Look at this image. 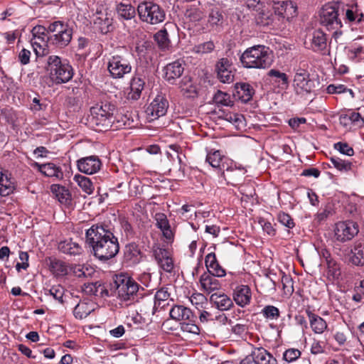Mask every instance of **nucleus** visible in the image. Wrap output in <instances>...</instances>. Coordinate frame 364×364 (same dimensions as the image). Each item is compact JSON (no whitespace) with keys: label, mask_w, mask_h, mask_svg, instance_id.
Segmentation results:
<instances>
[{"label":"nucleus","mask_w":364,"mask_h":364,"mask_svg":"<svg viewBox=\"0 0 364 364\" xmlns=\"http://www.w3.org/2000/svg\"><path fill=\"white\" fill-rule=\"evenodd\" d=\"M31 166L36 168L45 176L53 178L55 181H60L63 178V171L62 168L53 163H46L40 164L38 162H33Z\"/></svg>","instance_id":"2eb2a0df"},{"label":"nucleus","mask_w":364,"mask_h":364,"mask_svg":"<svg viewBox=\"0 0 364 364\" xmlns=\"http://www.w3.org/2000/svg\"><path fill=\"white\" fill-rule=\"evenodd\" d=\"M210 300L220 311H227L233 306L232 299L225 294H212Z\"/></svg>","instance_id":"bb28decb"},{"label":"nucleus","mask_w":364,"mask_h":364,"mask_svg":"<svg viewBox=\"0 0 364 364\" xmlns=\"http://www.w3.org/2000/svg\"><path fill=\"white\" fill-rule=\"evenodd\" d=\"M85 237L93 255L100 261L114 258L119 251L118 238L108 225L98 223L92 225L87 230Z\"/></svg>","instance_id":"f257e3e1"},{"label":"nucleus","mask_w":364,"mask_h":364,"mask_svg":"<svg viewBox=\"0 0 364 364\" xmlns=\"http://www.w3.org/2000/svg\"><path fill=\"white\" fill-rule=\"evenodd\" d=\"M184 15L186 19L194 23L200 21L203 18L202 10L194 5L188 6Z\"/></svg>","instance_id":"ea45409f"},{"label":"nucleus","mask_w":364,"mask_h":364,"mask_svg":"<svg viewBox=\"0 0 364 364\" xmlns=\"http://www.w3.org/2000/svg\"><path fill=\"white\" fill-rule=\"evenodd\" d=\"M331 161L334 167L341 171L346 172L351 170L352 163L348 161H345L338 157L333 156L331 158Z\"/></svg>","instance_id":"3c124183"},{"label":"nucleus","mask_w":364,"mask_h":364,"mask_svg":"<svg viewBox=\"0 0 364 364\" xmlns=\"http://www.w3.org/2000/svg\"><path fill=\"white\" fill-rule=\"evenodd\" d=\"M168 107L167 98L164 95H157L146 109L147 119L152 122L166 115Z\"/></svg>","instance_id":"9b49d317"},{"label":"nucleus","mask_w":364,"mask_h":364,"mask_svg":"<svg viewBox=\"0 0 364 364\" xmlns=\"http://www.w3.org/2000/svg\"><path fill=\"white\" fill-rule=\"evenodd\" d=\"M260 314L267 321H276L280 316L279 309L273 305L265 306Z\"/></svg>","instance_id":"c03bdc74"},{"label":"nucleus","mask_w":364,"mask_h":364,"mask_svg":"<svg viewBox=\"0 0 364 364\" xmlns=\"http://www.w3.org/2000/svg\"><path fill=\"white\" fill-rule=\"evenodd\" d=\"M94 24L102 33H107L112 28V18L107 14L100 12L94 18Z\"/></svg>","instance_id":"2f4dec72"},{"label":"nucleus","mask_w":364,"mask_h":364,"mask_svg":"<svg viewBox=\"0 0 364 364\" xmlns=\"http://www.w3.org/2000/svg\"><path fill=\"white\" fill-rule=\"evenodd\" d=\"M45 70L49 74L52 82L56 85L63 84L70 81L73 76V70L71 65L63 62L56 55H50L44 59Z\"/></svg>","instance_id":"39448f33"},{"label":"nucleus","mask_w":364,"mask_h":364,"mask_svg":"<svg viewBox=\"0 0 364 364\" xmlns=\"http://www.w3.org/2000/svg\"><path fill=\"white\" fill-rule=\"evenodd\" d=\"M215 72L218 80L223 83H230L234 80L232 64L226 58H223L217 62Z\"/></svg>","instance_id":"ddd939ff"},{"label":"nucleus","mask_w":364,"mask_h":364,"mask_svg":"<svg viewBox=\"0 0 364 364\" xmlns=\"http://www.w3.org/2000/svg\"><path fill=\"white\" fill-rule=\"evenodd\" d=\"M51 192L62 204L68 205L71 202V194L68 189L59 184H53L50 186Z\"/></svg>","instance_id":"f704fd0d"},{"label":"nucleus","mask_w":364,"mask_h":364,"mask_svg":"<svg viewBox=\"0 0 364 364\" xmlns=\"http://www.w3.org/2000/svg\"><path fill=\"white\" fill-rule=\"evenodd\" d=\"M74 178L85 193L89 195L92 193L94 187L89 178L82 175H75Z\"/></svg>","instance_id":"a18cd8bd"},{"label":"nucleus","mask_w":364,"mask_h":364,"mask_svg":"<svg viewBox=\"0 0 364 364\" xmlns=\"http://www.w3.org/2000/svg\"><path fill=\"white\" fill-rule=\"evenodd\" d=\"M184 71V66L179 60H176L168 63L164 68V77L171 84H174L176 80L179 78Z\"/></svg>","instance_id":"a211bd4d"},{"label":"nucleus","mask_w":364,"mask_h":364,"mask_svg":"<svg viewBox=\"0 0 364 364\" xmlns=\"http://www.w3.org/2000/svg\"><path fill=\"white\" fill-rule=\"evenodd\" d=\"M101 165V161L97 156L81 158L77 161L78 170L88 175L97 173L100 169Z\"/></svg>","instance_id":"4468645a"},{"label":"nucleus","mask_w":364,"mask_h":364,"mask_svg":"<svg viewBox=\"0 0 364 364\" xmlns=\"http://www.w3.org/2000/svg\"><path fill=\"white\" fill-rule=\"evenodd\" d=\"M211 274L203 273L200 277V283L202 289L207 294H210L214 291L219 290L221 284L218 279Z\"/></svg>","instance_id":"aec40b11"},{"label":"nucleus","mask_w":364,"mask_h":364,"mask_svg":"<svg viewBox=\"0 0 364 364\" xmlns=\"http://www.w3.org/2000/svg\"><path fill=\"white\" fill-rule=\"evenodd\" d=\"M14 183L7 175L0 172V196H7L14 191Z\"/></svg>","instance_id":"e433bc0d"},{"label":"nucleus","mask_w":364,"mask_h":364,"mask_svg":"<svg viewBox=\"0 0 364 364\" xmlns=\"http://www.w3.org/2000/svg\"><path fill=\"white\" fill-rule=\"evenodd\" d=\"M252 294L250 288L247 285H239L233 291V299L235 303L244 307L250 303Z\"/></svg>","instance_id":"6ab92c4d"},{"label":"nucleus","mask_w":364,"mask_h":364,"mask_svg":"<svg viewBox=\"0 0 364 364\" xmlns=\"http://www.w3.org/2000/svg\"><path fill=\"white\" fill-rule=\"evenodd\" d=\"M250 354L255 364H277L276 358L264 348H254Z\"/></svg>","instance_id":"4be33fe9"},{"label":"nucleus","mask_w":364,"mask_h":364,"mask_svg":"<svg viewBox=\"0 0 364 364\" xmlns=\"http://www.w3.org/2000/svg\"><path fill=\"white\" fill-rule=\"evenodd\" d=\"M154 255L161 269L168 273L172 272L174 269V262L168 250L158 247L154 250Z\"/></svg>","instance_id":"dca6fc26"},{"label":"nucleus","mask_w":364,"mask_h":364,"mask_svg":"<svg viewBox=\"0 0 364 364\" xmlns=\"http://www.w3.org/2000/svg\"><path fill=\"white\" fill-rule=\"evenodd\" d=\"M190 301L196 308L202 307L203 304L206 301L205 296L200 293L193 294L190 297Z\"/></svg>","instance_id":"0e129e2a"},{"label":"nucleus","mask_w":364,"mask_h":364,"mask_svg":"<svg viewBox=\"0 0 364 364\" xmlns=\"http://www.w3.org/2000/svg\"><path fill=\"white\" fill-rule=\"evenodd\" d=\"M58 248L60 252L73 256L80 255L82 252L81 246L72 240L61 241L59 242Z\"/></svg>","instance_id":"c85d7f7f"},{"label":"nucleus","mask_w":364,"mask_h":364,"mask_svg":"<svg viewBox=\"0 0 364 364\" xmlns=\"http://www.w3.org/2000/svg\"><path fill=\"white\" fill-rule=\"evenodd\" d=\"M341 14H345L346 19L350 22L355 21L357 18V21L360 22L363 17V15L362 14H358L356 11H353V8L350 9L348 5H345L344 13H341Z\"/></svg>","instance_id":"5fc2aeb1"},{"label":"nucleus","mask_w":364,"mask_h":364,"mask_svg":"<svg viewBox=\"0 0 364 364\" xmlns=\"http://www.w3.org/2000/svg\"><path fill=\"white\" fill-rule=\"evenodd\" d=\"M267 75L271 78V82L277 84L278 87L285 90L289 86V77L287 75L278 70L271 69Z\"/></svg>","instance_id":"473e14b6"},{"label":"nucleus","mask_w":364,"mask_h":364,"mask_svg":"<svg viewBox=\"0 0 364 364\" xmlns=\"http://www.w3.org/2000/svg\"><path fill=\"white\" fill-rule=\"evenodd\" d=\"M179 88L182 94L186 97H195L197 95L196 85L189 76H184L179 83Z\"/></svg>","instance_id":"72a5a7b5"},{"label":"nucleus","mask_w":364,"mask_h":364,"mask_svg":"<svg viewBox=\"0 0 364 364\" xmlns=\"http://www.w3.org/2000/svg\"><path fill=\"white\" fill-rule=\"evenodd\" d=\"M281 282L284 292L291 294L294 291L292 279L289 276L284 274Z\"/></svg>","instance_id":"680f3d73"},{"label":"nucleus","mask_w":364,"mask_h":364,"mask_svg":"<svg viewBox=\"0 0 364 364\" xmlns=\"http://www.w3.org/2000/svg\"><path fill=\"white\" fill-rule=\"evenodd\" d=\"M137 11L140 19L150 24L161 23L165 18L164 10L158 4L151 1L139 4Z\"/></svg>","instance_id":"6e6552de"},{"label":"nucleus","mask_w":364,"mask_h":364,"mask_svg":"<svg viewBox=\"0 0 364 364\" xmlns=\"http://www.w3.org/2000/svg\"><path fill=\"white\" fill-rule=\"evenodd\" d=\"M208 26L213 31H220L224 23V16L219 9H213L208 14Z\"/></svg>","instance_id":"cd10ccee"},{"label":"nucleus","mask_w":364,"mask_h":364,"mask_svg":"<svg viewBox=\"0 0 364 364\" xmlns=\"http://www.w3.org/2000/svg\"><path fill=\"white\" fill-rule=\"evenodd\" d=\"M154 37L161 50H166L170 48L171 42L168 39V34L166 30L159 31L154 34Z\"/></svg>","instance_id":"a19ab883"},{"label":"nucleus","mask_w":364,"mask_h":364,"mask_svg":"<svg viewBox=\"0 0 364 364\" xmlns=\"http://www.w3.org/2000/svg\"><path fill=\"white\" fill-rule=\"evenodd\" d=\"M213 99L216 104H220L225 106H230L232 103L230 95L220 90L215 93Z\"/></svg>","instance_id":"4d7b16f0"},{"label":"nucleus","mask_w":364,"mask_h":364,"mask_svg":"<svg viewBox=\"0 0 364 364\" xmlns=\"http://www.w3.org/2000/svg\"><path fill=\"white\" fill-rule=\"evenodd\" d=\"M306 313L309 319L310 326L315 333H322L327 328L326 321L321 316L306 310Z\"/></svg>","instance_id":"c756f323"},{"label":"nucleus","mask_w":364,"mask_h":364,"mask_svg":"<svg viewBox=\"0 0 364 364\" xmlns=\"http://www.w3.org/2000/svg\"><path fill=\"white\" fill-rule=\"evenodd\" d=\"M83 291L87 295H100L103 296L104 294L108 295V291L100 282L85 284L82 288Z\"/></svg>","instance_id":"c9c22d12"},{"label":"nucleus","mask_w":364,"mask_h":364,"mask_svg":"<svg viewBox=\"0 0 364 364\" xmlns=\"http://www.w3.org/2000/svg\"><path fill=\"white\" fill-rule=\"evenodd\" d=\"M114 288L117 297L123 301H129V304L137 301L139 296H141V287L132 277L126 273L116 274L113 277Z\"/></svg>","instance_id":"20e7f679"},{"label":"nucleus","mask_w":364,"mask_h":364,"mask_svg":"<svg viewBox=\"0 0 364 364\" xmlns=\"http://www.w3.org/2000/svg\"><path fill=\"white\" fill-rule=\"evenodd\" d=\"M142 253L136 243H129L125 247L124 259L129 264H139L141 259Z\"/></svg>","instance_id":"b1692460"},{"label":"nucleus","mask_w":364,"mask_h":364,"mask_svg":"<svg viewBox=\"0 0 364 364\" xmlns=\"http://www.w3.org/2000/svg\"><path fill=\"white\" fill-rule=\"evenodd\" d=\"M223 160V156L220 151L209 152L206 156V161L213 168L221 169L220 164Z\"/></svg>","instance_id":"09e8293b"},{"label":"nucleus","mask_w":364,"mask_h":364,"mask_svg":"<svg viewBox=\"0 0 364 364\" xmlns=\"http://www.w3.org/2000/svg\"><path fill=\"white\" fill-rule=\"evenodd\" d=\"M170 316L176 321H193L196 318L192 311L183 305H175L170 310Z\"/></svg>","instance_id":"412c9836"},{"label":"nucleus","mask_w":364,"mask_h":364,"mask_svg":"<svg viewBox=\"0 0 364 364\" xmlns=\"http://www.w3.org/2000/svg\"><path fill=\"white\" fill-rule=\"evenodd\" d=\"M215 48L214 42L208 41L194 46L192 48V52L195 54L203 55L212 53Z\"/></svg>","instance_id":"37998d69"},{"label":"nucleus","mask_w":364,"mask_h":364,"mask_svg":"<svg viewBox=\"0 0 364 364\" xmlns=\"http://www.w3.org/2000/svg\"><path fill=\"white\" fill-rule=\"evenodd\" d=\"M244 68L265 69L273 62L272 52L269 47L257 45L246 49L240 57Z\"/></svg>","instance_id":"7ed1b4c3"},{"label":"nucleus","mask_w":364,"mask_h":364,"mask_svg":"<svg viewBox=\"0 0 364 364\" xmlns=\"http://www.w3.org/2000/svg\"><path fill=\"white\" fill-rule=\"evenodd\" d=\"M170 296V294L168 292V290L166 288H161L159 290H158L155 294V305L156 304V302H159V305L160 304L161 301H165L168 300V299Z\"/></svg>","instance_id":"338daca9"},{"label":"nucleus","mask_w":364,"mask_h":364,"mask_svg":"<svg viewBox=\"0 0 364 364\" xmlns=\"http://www.w3.org/2000/svg\"><path fill=\"white\" fill-rule=\"evenodd\" d=\"M273 9L274 13L280 16H284L286 13L289 10H294L296 13V8L294 6L292 1H277L274 4Z\"/></svg>","instance_id":"79ce46f5"},{"label":"nucleus","mask_w":364,"mask_h":364,"mask_svg":"<svg viewBox=\"0 0 364 364\" xmlns=\"http://www.w3.org/2000/svg\"><path fill=\"white\" fill-rule=\"evenodd\" d=\"M334 148L339 151L341 154L347 156H353L354 151L347 143L338 142L334 144Z\"/></svg>","instance_id":"052dcab7"},{"label":"nucleus","mask_w":364,"mask_h":364,"mask_svg":"<svg viewBox=\"0 0 364 364\" xmlns=\"http://www.w3.org/2000/svg\"><path fill=\"white\" fill-rule=\"evenodd\" d=\"M278 221L288 228H293L295 223L291 217L285 213H279L277 216Z\"/></svg>","instance_id":"bf43d9fd"},{"label":"nucleus","mask_w":364,"mask_h":364,"mask_svg":"<svg viewBox=\"0 0 364 364\" xmlns=\"http://www.w3.org/2000/svg\"><path fill=\"white\" fill-rule=\"evenodd\" d=\"M118 15L125 20H130L135 16L136 11L134 6L129 4L119 3L117 6Z\"/></svg>","instance_id":"58836bf2"},{"label":"nucleus","mask_w":364,"mask_h":364,"mask_svg":"<svg viewBox=\"0 0 364 364\" xmlns=\"http://www.w3.org/2000/svg\"><path fill=\"white\" fill-rule=\"evenodd\" d=\"M47 33L48 42L58 48H65L70 43L73 38V29L68 24L57 21L49 24Z\"/></svg>","instance_id":"423d86ee"},{"label":"nucleus","mask_w":364,"mask_h":364,"mask_svg":"<svg viewBox=\"0 0 364 364\" xmlns=\"http://www.w3.org/2000/svg\"><path fill=\"white\" fill-rule=\"evenodd\" d=\"M41 40L43 41L40 36L38 38H36V36H33V38L31 39V45L38 57L42 56L46 58L49 55V50L48 48H42L40 44Z\"/></svg>","instance_id":"8fccbe9b"},{"label":"nucleus","mask_w":364,"mask_h":364,"mask_svg":"<svg viewBox=\"0 0 364 364\" xmlns=\"http://www.w3.org/2000/svg\"><path fill=\"white\" fill-rule=\"evenodd\" d=\"M335 237L338 241L346 242L350 240L358 232V226L356 223L348 220L338 222L334 229Z\"/></svg>","instance_id":"f8f14e48"},{"label":"nucleus","mask_w":364,"mask_h":364,"mask_svg":"<svg viewBox=\"0 0 364 364\" xmlns=\"http://www.w3.org/2000/svg\"><path fill=\"white\" fill-rule=\"evenodd\" d=\"M255 93L252 87L246 82H237L235 85L234 96L242 102L250 101Z\"/></svg>","instance_id":"5701e85b"},{"label":"nucleus","mask_w":364,"mask_h":364,"mask_svg":"<svg viewBox=\"0 0 364 364\" xmlns=\"http://www.w3.org/2000/svg\"><path fill=\"white\" fill-rule=\"evenodd\" d=\"M195 318L193 321H184L181 323V329L183 332L191 333L193 334H199L200 328L194 323Z\"/></svg>","instance_id":"603ef678"},{"label":"nucleus","mask_w":364,"mask_h":364,"mask_svg":"<svg viewBox=\"0 0 364 364\" xmlns=\"http://www.w3.org/2000/svg\"><path fill=\"white\" fill-rule=\"evenodd\" d=\"M345 4L342 2H331L325 4L320 11V23L328 30H337L342 26L338 16L344 13Z\"/></svg>","instance_id":"0eeeda50"},{"label":"nucleus","mask_w":364,"mask_h":364,"mask_svg":"<svg viewBox=\"0 0 364 364\" xmlns=\"http://www.w3.org/2000/svg\"><path fill=\"white\" fill-rule=\"evenodd\" d=\"M326 262L328 269V275L333 279L338 278L341 274V270L337 262L331 257H326Z\"/></svg>","instance_id":"de8ad7c7"},{"label":"nucleus","mask_w":364,"mask_h":364,"mask_svg":"<svg viewBox=\"0 0 364 364\" xmlns=\"http://www.w3.org/2000/svg\"><path fill=\"white\" fill-rule=\"evenodd\" d=\"M293 86L296 95L304 96L314 91L315 81L310 78L308 70L299 68L294 75Z\"/></svg>","instance_id":"1a4fd4ad"},{"label":"nucleus","mask_w":364,"mask_h":364,"mask_svg":"<svg viewBox=\"0 0 364 364\" xmlns=\"http://www.w3.org/2000/svg\"><path fill=\"white\" fill-rule=\"evenodd\" d=\"M107 69L113 78H122L132 71V65L123 56L114 55L109 59Z\"/></svg>","instance_id":"9d476101"},{"label":"nucleus","mask_w":364,"mask_h":364,"mask_svg":"<svg viewBox=\"0 0 364 364\" xmlns=\"http://www.w3.org/2000/svg\"><path fill=\"white\" fill-rule=\"evenodd\" d=\"M245 5L250 10L257 13V23L262 26H268L270 23L269 15L264 11V5L260 0H246Z\"/></svg>","instance_id":"f3484780"},{"label":"nucleus","mask_w":364,"mask_h":364,"mask_svg":"<svg viewBox=\"0 0 364 364\" xmlns=\"http://www.w3.org/2000/svg\"><path fill=\"white\" fill-rule=\"evenodd\" d=\"M144 85L145 81L143 77L139 75L134 76L131 80L130 92L128 93V98L133 100L139 99Z\"/></svg>","instance_id":"a878e982"},{"label":"nucleus","mask_w":364,"mask_h":364,"mask_svg":"<svg viewBox=\"0 0 364 364\" xmlns=\"http://www.w3.org/2000/svg\"><path fill=\"white\" fill-rule=\"evenodd\" d=\"M50 267L56 276H64L68 273V267L61 260H52Z\"/></svg>","instance_id":"49530a36"},{"label":"nucleus","mask_w":364,"mask_h":364,"mask_svg":"<svg viewBox=\"0 0 364 364\" xmlns=\"http://www.w3.org/2000/svg\"><path fill=\"white\" fill-rule=\"evenodd\" d=\"M155 220L156 221V226L162 231L163 235L167 240H171L173 237V233L166 215L164 213H158L155 215Z\"/></svg>","instance_id":"7c9ffc66"},{"label":"nucleus","mask_w":364,"mask_h":364,"mask_svg":"<svg viewBox=\"0 0 364 364\" xmlns=\"http://www.w3.org/2000/svg\"><path fill=\"white\" fill-rule=\"evenodd\" d=\"M348 116L349 117H344V119H350V122L358 127L364 125V119L360 113L353 112Z\"/></svg>","instance_id":"e2e57ef3"},{"label":"nucleus","mask_w":364,"mask_h":364,"mask_svg":"<svg viewBox=\"0 0 364 364\" xmlns=\"http://www.w3.org/2000/svg\"><path fill=\"white\" fill-rule=\"evenodd\" d=\"M49 292L50 295L53 296V298L58 301L60 303H63V288L60 286L57 287H53L50 290Z\"/></svg>","instance_id":"69168bd1"},{"label":"nucleus","mask_w":364,"mask_h":364,"mask_svg":"<svg viewBox=\"0 0 364 364\" xmlns=\"http://www.w3.org/2000/svg\"><path fill=\"white\" fill-rule=\"evenodd\" d=\"M208 270V272L207 274H211L214 275V277H223L226 274L225 270L219 264V263H217Z\"/></svg>","instance_id":"774afa93"},{"label":"nucleus","mask_w":364,"mask_h":364,"mask_svg":"<svg viewBox=\"0 0 364 364\" xmlns=\"http://www.w3.org/2000/svg\"><path fill=\"white\" fill-rule=\"evenodd\" d=\"M326 34L321 30H316L312 33L310 48L314 52H321L326 48Z\"/></svg>","instance_id":"393cba45"},{"label":"nucleus","mask_w":364,"mask_h":364,"mask_svg":"<svg viewBox=\"0 0 364 364\" xmlns=\"http://www.w3.org/2000/svg\"><path fill=\"white\" fill-rule=\"evenodd\" d=\"M351 253L352 263L355 265L364 266V242L355 243Z\"/></svg>","instance_id":"4c0bfd02"},{"label":"nucleus","mask_w":364,"mask_h":364,"mask_svg":"<svg viewBox=\"0 0 364 364\" xmlns=\"http://www.w3.org/2000/svg\"><path fill=\"white\" fill-rule=\"evenodd\" d=\"M90 313V311L87 309V304L85 303L78 304L73 310L75 317L79 319L86 318Z\"/></svg>","instance_id":"6e6d98bb"},{"label":"nucleus","mask_w":364,"mask_h":364,"mask_svg":"<svg viewBox=\"0 0 364 364\" xmlns=\"http://www.w3.org/2000/svg\"><path fill=\"white\" fill-rule=\"evenodd\" d=\"M115 112V106L109 102H102L92 107L87 118L90 127L97 132L108 130L114 124Z\"/></svg>","instance_id":"f03ea898"},{"label":"nucleus","mask_w":364,"mask_h":364,"mask_svg":"<svg viewBox=\"0 0 364 364\" xmlns=\"http://www.w3.org/2000/svg\"><path fill=\"white\" fill-rule=\"evenodd\" d=\"M301 355V351L296 348H289L283 353V359L287 363H291L298 359Z\"/></svg>","instance_id":"13d9d810"},{"label":"nucleus","mask_w":364,"mask_h":364,"mask_svg":"<svg viewBox=\"0 0 364 364\" xmlns=\"http://www.w3.org/2000/svg\"><path fill=\"white\" fill-rule=\"evenodd\" d=\"M223 117L225 120L232 123L236 127H240L244 120L243 116L237 113H224Z\"/></svg>","instance_id":"864d4df0"}]
</instances>
